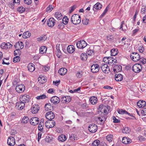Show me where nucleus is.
<instances>
[{"instance_id":"obj_2","label":"nucleus","mask_w":146,"mask_h":146,"mask_svg":"<svg viewBox=\"0 0 146 146\" xmlns=\"http://www.w3.org/2000/svg\"><path fill=\"white\" fill-rule=\"evenodd\" d=\"M142 66L139 64H137L134 65L132 67L133 71L136 73L140 72L142 70Z\"/></svg>"},{"instance_id":"obj_52","label":"nucleus","mask_w":146,"mask_h":146,"mask_svg":"<svg viewBox=\"0 0 146 146\" xmlns=\"http://www.w3.org/2000/svg\"><path fill=\"white\" fill-rule=\"evenodd\" d=\"M76 8V5H74L71 7V9L69 11L70 13H72Z\"/></svg>"},{"instance_id":"obj_50","label":"nucleus","mask_w":146,"mask_h":146,"mask_svg":"<svg viewBox=\"0 0 146 146\" xmlns=\"http://www.w3.org/2000/svg\"><path fill=\"white\" fill-rule=\"evenodd\" d=\"M20 49H18L17 50H15L14 51V54L15 55H20L21 54Z\"/></svg>"},{"instance_id":"obj_19","label":"nucleus","mask_w":146,"mask_h":146,"mask_svg":"<svg viewBox=\"0 0 146 146\" xmlns=\"http://www.w3.org/2000/svg\"><path fill=\"white\" fill-rule=\"evenodd\" d=\"M137 105L139 108H143L146 105V102L145 101L140 100L137 102Z\"/></svg>"},{"instance_id":"obj_25","label":"nucleus","mask_w":146,"mask_h":146,"mask_svg":"<svg viewBox=\"0 0 146 146\" xmlns=\"http://www.w3.org/2000/svg\"><path fill=\"white\" fill-rule=\"evenodd\" d=\"M27 68L29 71L31 72H33L35 69V65L32 63L29 64Z\"/></svg>"},{"instance_id":"obj_35","label":"nucleus","mask_w":146,"mask_h":146,"mask_svg":"<svg viewBox=\"0 0 146 146\" xmlns=\"http://www.w3.org/2000/svg\"><path fill=\"white\" fill-rule=\"evenodd\" d=\"M56 56L59 58L61 55V53L60 51V50L59 49V46H56Z\"/></svg>"},{"instance_id":"obj_55","label":"nucleus","mask_w":146,"mask_h":146,"mask_svg":"<svg viewBox=\"0 0 146 146\" xmlns=\"http://www.w3.org/2000/svg\"><path fill=\"white\" fill-rule=\"evenodd\" d=\"M112 119L113 120V122L114 123H118L120 122V121L118 119H117L115 117V116H113L112 117Z\"/></svg>"},{"instance_id":"obj_46","label":"nucleus","mask_w":146,"mask_h":146,"mask_svg":"<svg viewBox=\"0 0 146 146\" xmlns=\"http://www.w3.org/2000/svg\"><path fill=\"white\" fill-rule=\"evenodd\" d=\"M20 57L19 56H17L14 58L13 59V62L16 63L20 61Z\"/></svg>"},{"instance_id":"obj_44","label":"nucleus","mask_w":146,"mask_h":146,"mask_svg":"<svg viewBox=\"0 0 146 146\" xmlns=\"http://www.w3.org/2000/svg\"><path fill=\"white\" fill-rule=\"evenodd\" d=\"M100 141L98 140H96L92 144V146H98L100 144Z\"/></svg>"},{"instance_id":"obj_9","label":"nucleus","mask_w":146,"mask_h":146,"mask_svg":"<svg viewBox=\"0 0 146 146\" xmlns=\"http://www.w3.org/2000/svg\"><path fill=\"white\" fill-rule=\"evenodd\" d=\"M55 115L54 113L52 111H50L46 113V118L50 121L54 118Z\"/></svg>"},{"instance_id":"obj_45","label":"nucleus","mask_w":146,"mask_h":146,"mask_svg":"<svg viewBox=\"0 0 146 146\" xmlns=\"http://www.w3.org/2000/svg\"><path fill=\"white\" fill-rule=\"evenodd\" d=\"M130 131V129H129L128 127H125L122 130V132L123 133L127 134L129 133Z\"/></svg>"},{"instance_id":"obj_47","label":"nucleus","mask_w":146,"mask_h":146,"mask_svg":"<svg viewBox=\"0 0 146 146\" xmlns=\"http://www.w3.org/2000/svg\"><path fill=\"white\" fill-rule=\"evenodd\" d=\"M53 8L54 6L53 5H49L46 8V11L50 12L53 9Z\"/></svg>"},{"instance_id":"obj_3","label":"nucleus","mask_w":146,"mask_h":146,"mask_svg":"<svg viewBox=\"0 0 146 146\" xmlns=\"http://www.w3.org/2000/svg\"><path fill=\"white\" fill-rule=\"evenodd\" d=\"M87 45L86 42L82 40L78 42L76 44L77 47L79 48H83L86 46Z\"/></svg>"},{"instance_id":"obj_59","label":"nucleus","mask_w":146,"mask_h":146,"mask_svg":"<svg viewBox=\"0 0 146 146\" xmlns=\"http://www.w3.org/2000/svg\"><path fill=\"white\" fill-rule=\"evenodd\" d=\"M105 106H104L103 104H101L99 106V110L102 112V109H104V107Z\"/></svg>"},{"instance_id":"obj_23","label":"nucleus","mask_w":146,"mask_h":146,"mask_svg":"<svg viewBox=\"0 0 146 146\" xmlns=\"http://www.w3.org/2000/svg\"><path fill=\"white\" fill-rule=\"evenodd\" d=\"M122 141L123 143L126 144L130 143L131 142V140L129 138H128L127 137H124L122 138Z\"/></svg>"},{"instance_id":"obj_31","label":"nucleus","mask_w":146,"mask_h":146,"mask_svg":"<svg viewBox=\"0 0 146 146\" xmlns=\"http://www.w3.org/2000/svg\"><path fill=\"white\" fill-rule=\"evenodd\" d=\"M31 36V33L27 31L23 33L22 37L24 38H27Z\"/></svg>"},{"instance_id":"obj_57","label":"nucleus","mask_w":146,"mask_h":146,"mask_svg":"<svg viewBox=\"0 0 146 146\" xmlns=\"http://www.w3.org/2000/svg\"><path fill=\"white\" fill-rule=\"evenodd\" d=\"M45 140L47 142H50L52 141V139L49 136H46L45 139Z\"/></svg>"},{"instance_id":"obj_4","label":"nucleus","mask_w":146,"mask_h":146,"mask_svg":"<svg viewBox=\"0 0 146 146\" xmlns=\"http://www.w3.org/2000/svg\"><path fill=\"white\" fill-rule=\"evenodd\" d=\"M30 99V96L27 94L21 96L20 99V101H22L25 104L28 103Z\"/></svg>"},{"instance_id":"obj_16","label":"nucleus","mask_w":146,"mask_h":146,"mask_svg":"<svg viewBox=\"0 0 146 146\" xmlns=\"http://www.w3.org/2000/svg\"><path fill=\"white\" fill-rule=\"evenodd\" d=\"M39 108L38 104L33 106L31 108L32 113L34 114L36 113L39 110Z\"/></svg>"},{"instance_id":"obj_64","label":"nucleus","mask_w":146,"mask_h":146,"mask_svg":"<svg viewBox=\"0 0 146 146\" xmlns=\"http://www.w3.org/2000/svg\"><path fill=\"white\" fill-rule=\"evenodd\" d=\"M139 31V29H136L134 30L133 31V34L134 35L137 32Z\"/></svg>"},{"instance_id":"obj_26","label":"nucleus","mask_w":146,"mask_h":146,"mask_svg":"<svg viewBox=\"0 0 146 146\" xmlns=\"http://www.w3.org/2000/svg\"><path fill=\"white\" fill-rule=\"evenodd\" d=\"M67 72V70L65 68H62L58 71V73L61 75H65Z\"/></svg>"},{"instance_id":"obj_40","label":"nucleus","mask_w":146,"mask_h":146,"mask_svg":"<svg viewBox=\"0 0 146 146\" xmlns=\"http://www.w3.org/2000/svg\"><path fill=\"white\" fill-rule=\"evenodd\" d=\"M87 56L85 53H82L81 55V59L84 61L86 60H87Z\"/></svg>"},{"instance_id":"obj_1","label":"nucleus","mask_w":146,"mask_h":146,"mask_svg":"<svg viewBox=\"0 0 146 146\" xmlns=\"http://www.w3.org/2000/svg\"><path fill=\"white\" fill-rule=\"evenodd\" d=\"M71 21L75 25L79 24L81 22L80 16L77 14L73 15L71 18Z\"/></svg>"},{"instance_id":"obj_37","label":"nucleus","mask_w":146,"mask_h":146,"mask_svg":"<svg viewBox=\"0 0 146 146\" xmlns=\"http://www.w3.org/2000/svg\"><path fill=\"white\" fill-rule=\"evenodd\" d=\"M111 56H115L118 54L117 50L114 48H113L111 50Z\"/></svg>"},{"instance_id":"obj_7","label":"nucleus","mask_w":146,"mask_h":146,"mask_svg":"<svg viewBox=\"0 0 146 146\" xmlns=\"http://www.w3.org/2000/svg\"><path fill=\"white\" fill-rule=\"evenodd\" d=\"M88 129L90 132L94 133L97 131L98 129V127L95 124H92L89 126Z\"/></svg>"},{"instance_id":"obj_33","label":"nucleus","mask_w":146,"mask_h":146,"mask_svg":"<svg viewBox=\"0 0 146 146\" xmlns=\"http://www.w3.org/2000/svg\"><path fill=\"white\" fill-rule=\"evenodd\" d=\"M47 50L46 47L45 46H42L40 47V52L41 54L46 53Z\"/></svg>"},{"instance_id":"obj_29","label":"nucleus","mask_w":146,"mask_h":146,"mask_svg":"<svg viewBox=\"0 0 146 146\" xmlns=\"http://www.w3.org/2000/svg\"><path fill=\"white\" fill-rule=\"evenodd\" d=\"M90 103L94 105L97 102L98 100L97 97L93 96L90 98Z\"/></svg>"},{"instance_id":"obj_36","label":"nucleus","mask_w":146,"mask_h":146,"mask_svg":"<svg viewBox=\"0 0 146 146\" xmlns=\"http://www.w3.org/2000/svg\"><path fill=\"white\" fill-rule=\"evenodd\" d=\"M29 120V119L28 117L25 116L22 119L21 122L25 124L27 123Z\"/></svg>"},{"instance_id":"obj_8","label":"nucleus","mask_w":146,"mask_h":146,"mask_svg":"<svg viewBox=\"0 0 146 146\" xmlns=\"http://www.w3.org/2000/svg\"><path fill=\"white\" fill-rule=\"evenodd\" d=\"M30 121L31 125H35L38 124L39 122V119L37 117H33L30 119Z\"/></svg>"},{"instance_id":"obj_32","label":"nucleus","mask_w":146,"mask_h":146,"mask_svg":"<svg viewBox=\"0 0 146 146\" xmlns=\"http://www.w3.org/2000/svg\"><path fill=\"white\" fill-rule=\"evenodd\" d=\"M55 17L57 19L60 20L62 19V15L60 12H57L55 13Z\"/></svg>"},{"instance_id":"obj_38","label":"nucleus","mask_w":146,"mask_h":146,"mask_svg":"<svg viewBox=\"0 0 146 146\" xmlns=\"http://www.w3.org/2000/svg\"><path fill=\"white\" fill-rule=\"evenodd\" d=\"M113 137V135L112 134H110L107 136L106 139L108 141L110 142L112 141Z\"/></svg>"},{"instance_id":"obj_51","label":"nucleus","mask_w":146,"mask_h":146,"mask_svg":"<svg viewBox=\"0 0 146 146\" xmlns=\"http://www.w3.org/2000/svg\"><path fill=\"white\" fill-rule=\"evenodd\" d=\"M98 119L101 122L104 121L106 120V118L105 117H98Z\"/></svg>"},{"instance_id":"obj_61","label":"nucleus","mask_w":146,"mask_h":146,"mask_svg":"<svg viewBox=\"0 0 146 146\" xmlns=\"http://www.w3.org/2000/svg\"><path fill=\"white\" fill-rule=\"evenodd\" d=\"M5 45L7 46V48H11L12 46V45L9 42H8Z\"/></svg>"},{"instance_id":"obj_15","label":"nucleus","mask_w":146,"mask_h":146,"mask_svg":"<svg viewBox=\"0 0 146 146\" xmlns=\"http://www.w3.org/2000/svg\"><path fill=\"white\" fill-rule=\"evenodd\" d=\"M55 20L53 18H50L47 22L48 25L50 27H53L55 24Z\"/></svg>"},{"instance_id":"obj_27","label":"nucleus","mask_w":146,"mask_h":146,"mask_svg":"<svg viewBox=\"0 0 146 146\" xmlns=\"http://www.w3.org/2000/svg\"><path fill=\"white\" fill-rule=\"evenodd\" d=\"M15 46V48L17 47L18 48V49H22L24 47L23 43L21 42H18L16 43Z\"/></svg>"},{"instance_id":"obj_60","label":"nucleus","mask_w":146,"mask_h":146,"mask_svg":"<svg viewBox=\"0 0 146 146\" xmlns=\"http://www.w3.org/2000/svg\"><path fill=\"white\" fill-rule=\"evenodd\" d=\"M89 21V20L88 19H86V20H84L82 21L84 25H87L88 24V23Z\"/></svg>"},{"instance_id":"obj_12","label":"nucleus","mask_w":146,"mask_h":146,"mask_svg":"<svg viewBox=\"0 0 146 146\" xmlns=\"http://www.w3.org/2000/svg\"><path fill=\"white\" fill-rule=\"evenodd\" d=\"M7 142L9 145L11 146L14 145L15 143V138L12 136L9 137Z\"/></svg>"},{"instance_id":"obj_42","label":"nucleus","mask_w":146,"mask_h":146,"mask_svg":"<svg viewBox=\"0 0 146 146\" xmlns=\"http://www.w3.org/2000/svg\"><path fill=\"white\" fill-rule=\"evenodd\" d=\"M68 21V19L67 17H64L62 20V23H63L64 25H66L67 24Z\"/></svg>"},{"instance_id":"obj_62","label":"nucleus","mask_w":146,"mask_h":146,"mask_svg":"<svg viewBox=\"0 0 146 146\" xmlns=\"http://www.w3.org/2000/svg\"><path fill=\"white\" fill-rule=\"evenodd\" d=\"M144 50V48L143 46H140V48H139V50L140 52L142 53L143 52Z\"/></svg>"},{"instance_id":"obj_20","label":"nucleus","mask_w":146,"mask_h":146,"mask_svg":"<svg viewBox=\"0 0 146 146\" xmlns=\"http://www.w3.org/2000/svg\"><path fill=\"white\" fill-rule=\"evenodd\" d=\"M115 80L117 81H120L122 80L123 76L120 74H116L115 76Z\"/></svg>"},{"instance_id":"obj_30","label":"nucleus","mask_w":146,"mask_h":146,"mask_svg":"<svg viewBox=\"0 0 146 146\" xmlns=\"http://www.w3.org/2000/svg\"><path fill=\"white\" fill-rule=\"evenodd\" d=\"M110 110V107L109 106H105L104 109H102V113L104 112V113L107 114L109 112Z\"/></svg>"},{"instance_id":"obj_39","label":"nucleus","mask_w":146,"mask_h":146,"mask_svg":"<svg viewBox=\"0 0 146 146\" xmlns=\"http://www.w3.org/2000/svg\"><path fill=\"white\" fill-rule=\"evenodd\" d=\"M62 98L66 102H69L71 100V97L70 96H65L62 97Z\"/></svg>"},{"instance_id":"obj_22","label":"nucleus","mask_w":146,"mask_h":146,"mask_svg":"<svg viewBox=\"0 0 146 146\" xmlns=\"http://www.w3.org/2000/svg\"><path fill=\"white\" fill-rule=\"evenodd\" d=\"M102 6L100 3H97L95 4L93 8V10L94 11H96L97 9L100 10L102 8Z\"/></svg>"},{"instance_id":"obj_5","label":"nucleus","mask_w":146,"mask_h":146,"mask_svg":"<svg viewBox=\"0 0 146 146\" xmlns=\"http://www.w3.org/2000/svg\"><path fill=\"white\" fill-rule=\"evenodd\" d=\"M132 60L134 61H137L140 59L139 54L137 52H133L132 53L130 56Z\"/></svg>"},{"instance_id":"obj_41","label":"nucleus","mask_w":146,"mask_h":146,"mask_svg":"<svg viewBox=\"0 0 146 146\" xmlns=\"http://www.w3.org/2000/svg\"><path fill=\"white\" fill-rule=\"evenodd\" d=\"M25 8L22 6L19 7L17 9V11L20 13H23L25 11Z\"/></svg>"},{"instance_id":"obj_49","label":"nucleus","mask_w":146,"mask_h":146,"mask_svg":"<svg viewBox=\"0 0 146 146\" xmlns=\"http://www.w3.org/2000/svg\"><path fill=\"white\" fill-rule=\"evenodd\" d=\"M49 123H50V122L48 121H46L45 123V125L46 127L48 128H52V125H49Z\"/></svg>"},{"instance_id":"obj_28","label":"nucleus","mask_w":146,"mask_h":146,"mask_svg":"<svg viewBox=\"0 0 146 146\" xmlns=\"http://www.w3.org/2000/svg\"><path fill=\"white\" fill-rule=\"evenodd\" d=\"M118 113L120 114H128L130 116H131L130 114L128 113L126 110H123V109H118L117 110Z\"/></svg>"},{"instance_id":"obj_6","label":"nucleus","mask_w":146,"mask_h":146,"mask_svg":"<svg viewBox=\"0 0 146 146\" xmlns=\"http://www.w3.org/2000/svg\"><path fill=\"white\" fill-rule=\"evenodd\" d=\"M100 68L102 71L105 73H108L110 72V69L108 66L106 64H102Z\"/></svg>"},{"instance_id":"obj_10","label":"nucleus","mask_w":146,"mask_h":146,"mask_svg":"<svg viewBox=\"0 0 146 146\" xmlns=\"http://www.w3.org/2000/svg\"><path fill=\"white\" fill-rule=\"evenodd\" d=\"M91 71L94 73L98 72L100 70V67L97 64H94L92 65L91 67Z\"/></svg>"},{"instance_id":"obj_34","label":"nucleus","mask_w":146,"mask_h":146,"mask_svg":"<svg viewBox=\"0 0 146 146\" xmlns=\"http://www.w3.org/2000/svg\"><path fill=\"white\" fill-rule=\"evenodd\" d=\"M58 140L60 141L63 142L65 141L66 139V137L64 135H61L59 136L58 137Z\"/></svg>"},{"instance_id":"obj_13","label":"nucleus","mask_w":146,"mask_h":146,"mask_svg":"<svg viewBox=\"0 0 146 146\" xmlns=\"http://www.w3.org/2000/svg\"><path fill=\"white\" fill-rule=\"evenodd\" d=\"M25 104L22 101L19 102L16 104V106L17 108L19 110H22L25 106Z\"/></svg>"},{"instance_id":"obj_21","label":"nucleus","mask_w":146,"mask_h":146,"mask_svg":"<svg viewBox=\"0 0 146 146\" xmlns=\"http://www.w3.org/2000/svg\"><path fill=\"white\" fill-rule=\"evenodd\" d=\"M75 50V48L73 45L68 46L67 48L68 52L69 53H72Z\"/></svg>"},{"instance_id":"obj_24","label":"nucleus","mask_w":146,"mask_h":146,"mask_svg":"<svg viewBox=\"0 0 146 146\" xmlns=\"http://www.w3.org/2000/svg\"><path fill=\"white\" fill-rule=\"evenodd\" d=\"M53 106L50 104V103L46 104L45 105V110L48 111L49 110H51L53 109Z\"/></svg>"},{"instance_id":"obj_63","label":"nucleus","mask_w":146,"mask_h":146,"mask_svg":"<svg viewBox=\"0 0 146 146\" xmlns=\"http://www.w3.org/2000/svg\"><path fill=\"white\" fill-rule=\"evenodd\" d=\"M141 113L144 115H146V108L143 109L141 112Z\"/></svg>"},{"instance_id":"obj_58","label":"nucleus","mask_w":146,"mask_h":146,"mask_svg":"<svg viewBox=\"0 0 146 146\" xmlns=\"http://www.w3.org/2000/svg\"><path fill=\"white\" fill-rule=\"evenodd\" d=\"M76 76H77V78H80L82 76V73H81V72H78L76 74Z\"/></svg>"},{"instance_id":"obj_48","label":"nucleus","mask_w":146,"mask_h":146,"mask_svg":"<svg viewBox=\"0 0 146 146\" xmlns=\"http://www.w3.org/2000/svg\"><path fill=\"white\" fill-rule=\"evenodd\" d=\"M82 108L84 109H86V110H88V105L84 103L83 104L81 105Z\"/></svg>"},{"instance_id":"obj_53","label":"nucleus","mask_w":146,"mask_h":146,"mask_svg":"<svg viewBox=\"0 0 146 146\" xmlns=\"http://www.w3.org/2000/svg\"><path fill=\"white\" fill-rule=\"evenodd\" d=\"M24 3L28 5H30L32 3V0H24Z\"/></svg>"},{"instance_id":"obj_18","label":"nucleus","mask_w":146,"mask_h":146,"mask_svg":"<svg viewBox=\"0 0 146 146\" xmlns=\"http://www.w3.org/2000/svg\"><path fill=\"white\" fill-rule=\"evenodd\" d=\"M107 60L108 61H106V62H108V64H110L117 62V60L111 57H108Z\"/></svg>"},{"instance_id":"obj_11","label":"nucleus","mask_w":146,"mask_h":146,"mask_svg":"<svg viewBox=\"0 0 146 146\" xmlns=\"http://www.w3.org/2000/svg\"><path fill=\"white\" fill-rule=\"evenodd\" d=\"M15 90L18 93H21L25 90V86L22 84L17 85L16 87Z\"/></svg>"},{"instance_id":"obj_14","label":"nucleus","mask_w":146,"mask_h":146,"mask_svg":"<svg viewBox=\"0 0 146 146\" xmlns=\"http://www.w3.org/2000/svg\"><path fill=\"white\" fill-rule=\"evenodd\" d=\"M51 102L54 104H58L60 101L59 98L56 96H54L50 99Z\"/></svg>"},{"instance_id":"obj_54","label":"nucleus","mask_w":146,"mask_h":146,"mask_svg":"<svg viewBox=\"0 0 146 146\" xmlns=\"http://www.w3.org/2000/svg\"><path fill=\"white\" fill-rule=\"evenodd\" d=\"M109 8V7L108 6L106 9L104 10V12L101 15V16L103 17L104 16V15L106 14V13L107 12L108 9Z\"/></svg>"},{"instance_id":"obj_17","label":"nucleus","mask_w":146,"mask_h":146,"mask_svg":"<svg viewBox=\"0 0 146 146\" xmlns=\"http://www.w3.org/2000/svg\"><path fill=\"white\" fill-rule=\"evenodd\" d=\"M122 70V67L119 65H115L113 68V71L117 72H119Z\"/></svg>"},{"instance_id":"obj_43","label":"nucleus","mask_w":146,"mask_h":146,"mask_svg":"<svg viewBox=\"0 0 146 146\" xmlns=\"http://www.w3.org/2000/svg\"><path fill=\"white\" fill-rule=\"evenodd\" d=\"M47 98V97L44 94H43L40 96H37L36 97V99L38 100L43 99Z\"/></svg>"},{"instance_id":"obj_56","label":"nucleus","mask_w":146,"mask_h":146,"mask_svg":"<svg viewBox=\"0 0 146 146\" xmlns=\"http://www.w3.org/2000/svg\"><path fill=\"white\" fill-rule=\"evenodd\" d=\"M43 124H42L41 123H40L38 125V128L39 130L41 131L43 129L42 125Z\"/></svg>"}]
</instances>
